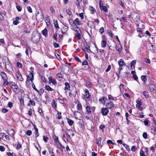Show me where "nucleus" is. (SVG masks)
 <instances>
[{
	"label": "nucleus",
	"mask_w": 156,
	"mask_h": 156,
	"mask_svg": "<svg viewBox=\"0 0 156 156\" xmlns=\"http://www.w3.org/2000/svg\"><path fill=\"white\" fill-rule=\"evenodd\" d=\"M15 75L19 81L22 82L23 81V77L22 75L19 71H16Z\"/></svg>",
	"instance_id": "7ed1b4c3"
},
{
	"label": "nucleus",
	"mask_w": 156,
	"mask_h": 156,
	"mask_svg": "<svg viewBox=\"0 0 156 156\" xmlns=\"http://www.w3.org/2000/svg\"><path fill=\"white\" fill-rule=\"evenodd\" d=\"M137 27H138L136 29V30L138 32L140 33H142V31L140 29V28L139 27V24H137Z\"/></svg>",
	"instance_id": "864d4df0"
},
{
	"label": "nucleus",
	"mask_w": 156,
	"mask_h": 156,
	"mask_svg": "<svg viewBox=\"0 0 156 156\" xmlns=\"http://www.w3.org/2000/svg\"><path fill=\"white\" fill-rule=\"evenodd\" d=\"M50 10L52 14H53L55 12V10L52 6H51L50 7Z\"/></svg>",
	"instance_id": "3c124183"
},
{
	"label": "nucleus",
	"mask_w": 156,
	"mask_h": 156,
	"mask_svg": "<svg viewBox=\"0 0 156 156\" xmlns=\"http://www.w3.org/2000/svg\"><path fill=\"white\" fill-rule=\"evenodd\" d=\"M35 135L36 137H37L39 136V134L38 132V129L37 128H36L35 129Z\"/></svg>",
	"instance_id": "37998d69"
},
{
	"label": "nucleus",
	"mask_w": 156,
	"mask_h": 156,
	"mask_svg": "<svg viewBox=\"0 0 156 156\" xmlns=\"http://www.w3.org/2000/svg\"><path fill=\"white\" fill-rule=\"evenodd\" d=\"M54 24L55 27L56 28L59 29V27L58 25V22L57 20L55 21L54 22Z\"/></svg>",
	"instance_id": "79ce46f5"
},
{
	"label": "nucleus",
	"mask_w": 156,
	"mask_h": 156,
	"mask_svg": "<svg viewBox=\"0 0 156 156\" xmlns=\"http://www.w3.org/2000/svg\"><path fill=\"white\" fill-rule=\"evenodd\" d=\"M65 90H69L70 89V86L69 84V83L67 82L65 83Z\"/></svg>",
	"instance_id": "393cba45"
},
{
	"label": "nucleus",
	"mask_w": 156,
	"mask_h": 156,
	"mask_svg": "<svg viewBox=\"0 0 156 156\" xmlns=\"http://www.w3.org/2000/svg\"><path fill=\"white\" fill-rule=\"evenodd\" d=\"M140 156H147V155L144 154V151L142 149H141L140 152Z\"/></svg>",
	"instance_id": "a19ab883"
},
{
	"label": "nucleus",
	"mask_w": 156,
	"mask_h": 156,
	"mask_svg": "<svg viewBox=\"0 0 156 156\" xmlns=\"http://www.w3.org/2000/svg\"><path fill=\"white\" fill-rule=\"evenodd\" d=\"M32 133L31 131L30 130H28L26 131V134L29 136H30L31 135Z\"/></svg>",
	"instance_id": "8fccbe9b"
},
{
	"label": "nucleus",
	"mask_w": 156,
	"mask_h": 156,
	"mask_svg": "<svg viewBox=\"0 0 156 156\" xmlns=\"http://www.w3.org/2000/svg\"><path fill=\"white\" fill-rule=\"evenodd\" d=\"M141 80L145 83L147 81V79H146V76L142 75L141 76Z\"/></svg>",
	"instance_id": "f704fd0d"
},
{
	"label": "nucleus",
	"mask_w": 156,
	"mask_h": 156,
	"mask_svg": "<svg viewBox=\"0 0 156 156\" xmlns=\"http://www.w3.org/2000/svg\"><path fill=\"white\" fill-rule=\"evenodd\" d=\"M143 94L145 98H148L149 95L148 92L147 91H144L143 93Z\"/></svg>",
	"instance_id": "a878e982"
},
{
	"label": "nucleus",
	"mask_w": 156,
	"mask_h": 156,
	"mask_svg": "<svg viewBox=\"0 0 156 156\" xmlns=\"http://www.w3.org/2000/svg\"><path fill=\"white\" fill-rule=\"evenodd\" d=\"M107 99L106 98L103 97L102 98H99V101L101 104H104Z\"/></svg>",
	"instance_id": "f8f14e48"
},
{
	"label": "nucleus",
	"mask_w": 156,
	"mask_h": 156,
	"mask_svg": "<svg viewBox=\"0 0 156 156\" xmlns=\"http://www.w3.org/2000/svg\"><path fill=\"white\" fill-rule=\"evenodd\" d=\"M11 88L16 94H18L19 93V90L16 84L13 86Z\"/></svg>",
	"instance_id": "6e6552de"
},
{
	"label": "nucleus",
	"mask_w": 156,
	"mask_h": 156,
	"mask_svg": "<svg viewBox=\"0 0 156 156\" xmlns=\"http://www.w3.org/2000/svg\"><path fill=\"white\" fill-rule=\"evenodd\" d=\"M136 102L137 103L136 105V108H138L140 110L142 111L143 109V108L141 107L142 103L141 100H137L136 101Z\"/></svg>",
	"instance_id": "423d86ee"
},
{
	"label": "nucleus",
	"mask_w": 156,
	"mask_h": 156,
	"mask_svg": "<svg viewBox=\"0 0 156 156\" xmlns=\"http://www.w3.org/2000/svg\"><path fill=\"white\" fill-rule=\"evenodd\" d=\"M57 35L56 33H55L53 35V38L55 40V41H57Z\"/></svg>",
	"instance_id": "052dcab7"
},
{
	"label": "nucleus",
	"mask_w": 156,
	"mask_h": 156,
	"mask_svg": "<svg viewBox=\"0 0 156 156\" xmlns=\"http://www.w3.org/2000/svg\"><path fill=\"white\" fill-rule=\"evenodd\" d=\"M108 99L109 100H114V98L110 94L108 95Z\"/></svg>",
	"instance_id": "69168bd1"
},
{
	"label": "nucleus",
	"mask_w": 156,
	"mask_h": 156,
	"mask_svg": "<svg viewBox=\"0 0 156 156\" xmlns=\"http://www.w3.org/2000/svg\"><path fill=\"white\" fill-rule=\"evenodd\" d=\"M88 62L86 60H84L82 63V65H87Z\"/></svg>",
	"instance_id": "13d9d810"
},
{
	"label": "nucleus",
	"mask_w": 156,
	"mask_h": 156,
	"mask_svg": "<svg viewBox=\"0 0 156 156\" xmlns=\"http://www.w3.org/2000/svg\"><path fill=\"white\" fill-rule=\"evenodd\" d=\"M28 114L30 117L32 115V109L31 108H30L29 109L28 112Z\"/></svg>",
	"instance_id": "bf43d9fd"
},
{
	"label": "nucleus",
	"mask_w": 156,
	"mask_h": 156,
	"mask_svg": "<svg viewBox=\"0 0 156 156\" xmlns=\"http://www.w3.org/2000/svg\"><path fill=\"white\" fill-rule=\"evenodd\" d=\"M89 9L91 11L90 13L91 14H94L96 12V9L91 6H89Z\"/></svg>",
	"instance_id": "412c9836"
},
{
	"label": "nucleus",
	"mask_w": 156,
	"mask_h": 156,
	"mask_svg": "<svg viewBox=\"0 0 156 156\" xmlns=\"http://www.w3.org/2000/svg\"><path fill=\"white\" fill-rule=\"evenodd\" d=\"M76 108L79 110H82V107L81 104L79 102L78 103L76 106Z\"/></svg>",
	"instance_id": "c85d7f7f"
},
{
	"label": "nucleus",
	"mask_w": 156,
	"mask_h": 156,
	"mask_svg": "<svg viewBox=\"0 0 156 156\" xmlns=\"http://www.w3.org/2000/svg\"><path fill=\"white\" fill-rule=\"evenodd\" d=\"M150 90L153 93H155L156 90H155V87L153 84H151L150 86Z\"/></svg>",
	"instance_id": "4468645a"
},
{
	"label": "nucleus",
	"mask_w": 156,
	"mask_h": 156,
	"mask_svg": "<svg viewBox=\"0 0 156 156\" xmlns=\"http://www.w3.org/2000/svg\"><path fill=\"white\" fill-rule=\"evenodd\" d=\"M68 27L67 26L64 25L61 30L62 33L63 34H66L68 30Z\"/></svg>",
	"instance_id": "9b49d317"
},
{
	"label": "nucleus",
	"mask_w": 156,
	"mask_h": 156,
	"mask_svg": "<svg viewBox=\"0 0 156 156\" xmlns=\"http://www.w3.org/2000/svg\"><path fill=\"white\" fill-rule=\"evenodd\" d=\"M22 147V146L21 144H19V142H18V144L17 145V146L16 147V149L17 150H19Z\"/></svg>",
	"instance_id": "49530a36"
},
{
	"label": "nucleus",
	"mask_w": 156,
	"mask_h": 156,
	"mask_svg": "<svg viewBox=\"0 0 156 156\" xmlns=\"http://www.w3.org/2000/svg\"><path fill=\"white\" fill-rule=\"evenodd\" d=\"M41 78L42 80L43 81V82L44 83H46L47 82V80L45 78V77L44 76H42L41 77Z\"/></svg>",
	"instance_id": "6e6d98bb"
},
{
	"label": "nucleus",
	"mask_w": 156,
	"mask_h": 156,
	"mask_svg": "<svg viewBox=\"0 0 156 156\" xmlns=\"http://www.w3.org/2000/svg\"><path fill=\"white\" fill-rule=\"evenodd\" d=\"M16 84L15 83L12 82H10L9 83L8 85L11 87H12L13 86Z\"/></svg>",
	"instance_id": "de8ad7c7"
},
{
	"label": "nucleus",
	"mask_w": 156,
	"mask_h": 156,
	"mask_svg": "<svg viewBox=\"0 0 156 156\" xmlns=\"http://www.w3.org/2000/svg\"><path fill=\"white\" fill-rule=\"evenodd\" d=\"M75 27H73V30L75 32H76V33H80L81 31L80 30V29L77 27V26H76Z\"/></svg>",
	"instance_id": "6ab92c4d"
},
{
	"label": "nucleus",
	"mask_w": 156,
	"mask_h": 156,
	"mask_svg": "<svg viewBox=\"0 0 156 156\" xmlns=\"http://www.w3.org/2000/svg\"><path fill=\"white\" fill-rule=\"evenodd\" d=\"M38 112H39V113L41 115V116H43V115H44V114L42 112V110L41 109V108H40L39 110H38Z\"/></svg>",
	"instance_id": "338daca9"
},
{
	"label": "nucleus",
	"mask_w": 156,
	"mask_h": 156,
	"mask_svg": "<svg viewBox=\"0 0 156 156\" xmlns=\"http://www.w3.org/2000/svg\"><path fill=\"white\" fill-rule=\"evenodd\" d=\"M36 18L37 19L41 21L44 18V15L43 13L42 12L41 10H39L36 16Z\"/></svg>",
	"instance_id": "f03ea898"
},
{
	"label": "nucleus",
	"mask_w": 156,
	"mask_h": 156,
	"mask_svg": "<svg viewBox=\"0 0 156 156\" xmlns=\"http://www.w3.org/2000/svg\"><path fill=\"white\" fill-rule=\"evenodd\" d=\"M20 23V22L17 21L16 20H15L13 21V24L15 25H16Z\"/></svg>",
	"instance_id": "774afa93"
},
{
	"label": "nucleus",
	"mask_w": 156,
	"mask_h": 156,
	"mask_svg": "<svg viewBox=\"0 0 156 156\" xmlns=\"http://www.w3.org/2000/svg\"><path fill=\"white\" fill-rule=\"evenodd\" d=\"M21 105H24V101L23 100V97H22V95L19 98Z\"/></svg>",
	"instance_id": "2f4dec72"
},
{
	"label": "nucleus",
	"mask_w": 156,
	"mask_h": 156,
	"mask_svg": "<svg viewBox=\"0 0 156 156\" xmlns=\"http://www.w3.org/2000/svg\"><path fill=\"white\" fill-rule=\"evenodd\" d=\"M48 80L49 84L52 83L55 85L57 84L56 80H55L53 79L52 77L51 76H50L48 77Z\"/></svg>",
	"instance_id": "9d476101"
},
{
	"label": "nucleus",
	"mask_w": 156,
	"mask_h": 156,
	"mask_svg": "<svg viewBox=\"0 0 156 156\" xmlns=\"http://www.w3.org/2000/svg\"><path fill=\"white\" fill-rule=\"evenodd\" d=\"M67 121L68 123L70 126H72L74 123L73 121L69 118H67Z\"/></svg>",
	"instance_id": "5701e85b"
},
{
	"label": "nucleus",
	"mask_w": 156,
	"mask_h": 156,
	"mask_svg": "<svg viewBox=\"0 0 156 156\" xmlns=\"http://www.w3.org/2000/svg\"><path fill=\"white\" fill-rule=\"evenodd\" d=\"M118 64L119 67L123 66L125 65L124 61L122 59H120L118 61Z\"/></svg>",
	"instance_id": "dca6fc26"
},
{
	"label": "nucleus",
	"mask_w": 156,
	"mask_h": 156,
	"mask_svg": "<svg viewBox=\"0 0 156 156\" xmlns=\"http://www.w3.org/2000/svg\"><path fill=\"white\" fill-rule=\"evenodd\" d=\"M72 91L73 92V97H75L76 96L77 93V89L75 87L73 89Z\"/></svg>",
	"instance_id": "c756f323"
},
{
	"label": "nucleus",
	"mask_w": 156,
	"mask_h": 156,
	"mask_svg": "<svg viewBox=\"0 0 156 156\" xmlns=\"http://www.w3.org/2000/svg\"><path fill=\"white\" fill-rule=\"evenodd\" d=\"M58 115L57 117L58 119H61L62 118L61 112H59V111H57V116Z\"/></svg>",
	"instance_id": "c03bdc74"
},
{
	"label": "nucleus",
	"mask_w": 156,
	"mask_h": 156,
	"mask_svg": "<svg viewBox=\"0 0 156 156\" xmlns=\"http://www.w3.org/2000/svg\"><path fill=\"white\" fill-rule=\"evenodd\" d=\"M16 8L19 12H20L21 11L22 8L20 5H17L16 6Z\"/></svg>",
	"instance_id": "e2e57ef3"
},
{
	"label": "nucleus",
	"mask_w": 156,
	"mask_h": 156,
	"mask_svg": "<svg viewBox=\"0 0 156 156\" xmlns=\"http://www.w3.org/2000/svg\"><path fill=\"white\" fill-rule=\"evenodd\" d=\"M109 112V110L106 108L103 107L101 110V113L103 115H106Z\"/></svg>",
	"instance_id": "0eeeda50"
},
{
	"label": "nucleus",
	"mask_w": 156,
	"mask_h": 156,
	"mask_svg": "<svg viewBox=\"0 0 156 156\" xmlns=\"http://www.w3.org/2000/svg\"><path fill=\"white\" fill-rule=\"evenodd\" d=\"M52 105L53 107L56 108L57 107V103L55 101V100L54 99H53L52 100Z\"/></svg>",
	"instance_id": "ea45409f"
},
{
	"label": "nucleus",
	"mask_w": 156,
	"mask_h": 156,
	"mask_svg": "<svg viewBox=\"0 0 156 156\" xmlns=\"http://www.w3.org/2000/svg\"><path fill=\"white\" fill-rule=\"evenodd\" d=\"M42 34L44 36H46L48 34V31L45 28L42 31Z\"/></svg>",
	"instance_id": "473e14b6"
},
{
	"label": "nucleus",
	"mask_w": 156,
	"mask_h": 156,
	"mask_svg": "<svg viewBox=\"0 0 156 156\" xmlns=\"http://www.w3.org/2000/svg\"><path fill=\"white\" fill-rule=\"evenodd\" d=\"M5 134V133H0V141H1L3 139Z\"/></svg>",
	"instance_id": "4d7b16f0"
},
{
	"label": "nucleus",
	"mask_w": 156,
	"mask_h": 156,
	"mask_svg": "<svg viewBox=\"0 0 156 156\" xmlns=\"http://www.w3.org/2000/svg\"><path fill=\"white\" fill-rule=\"evenodd\" d=\"M99 32L101 34H102L104 32V30L103 27H101L99 29Z\"/></svg>",
	"instance_id": "603ef678"
},
{
	"label": "nucleus",
	"mask_w": 156,
	"mask_h": 156,
	"mask_svg": "<svg viewBox=\"0 0 156 156\" xmlns=\"http://www.w3.org/2000/svg\"><path fill=\"white\" fill-rule=\"evenodd\" d=\"M8 107H9L10 108H11L13 106L12 103L11 102H9L8 103Z\"/></svg>",
	"instance_id": "680f3d73"
},
{
	"label": "nucleus",
	"mask_w": 156,
	"mask_h": 156,
	"mask_svg": "<svg viewBox=\"0 0 156 156\" xmlns=\"http://www.w3.org/2000/svg\"><path fill=\"white\" fill-rule=\"evenodd\" d=\"M32 86L33 88L37 92H38V90L36 88L35 85L33 82H31Z\"/></svg>",
	"instance_id": "09e8293b"
},
{
	"label": "nucleus",
	"mask_w": 156,
	"mask_h": 156,
	"mask_svg": "<svg viewBox=\"0 0 156 156\" xmlns=\"http://www.w3.org/2000/svg\"><path fill=\"white\" fill-rule=\"evenodd\" d=\"M87 112L89 114H90L91 111L90 108L88 106H87L86 107Z\"/></svg>",
	"instance_id": "4c0bfd02"
},
{
	"label": "nucleus",
	"mask_w": 156,
	"mask_h": 156,
	"mask_svg": "<svg viewBox=\"0 0 156 156\" xmlns=\"http://www.w3.org/2000/svg\"><path fill=\"white\" fill-rule=\"evenodd\" d=\"M57 146L58 149L62 151H63V149H64L65 148V147L63 146L60 143H57Z\"/></svg>",
	"instance_id": "2eb2a0df"
},
{
	"label": "nucleus",
	"mask_w": 156,
	"mask_h": 156,
	"mask_svg": "<svg viewBox=\"0 0 156 156\" xmlns=\"http://www.w3.org/2000/svg\"><path fill=\"white\" fill-rule=\"evenodd\" d=\"M115 48L119 52H120L122 49V47L120 44H116Z\"/></svg>",
	"instance_id": "ddd939ff"
},
{
	"label": "nucleus",
	"mask_w": 156,
	"mask_h": 156,
	"mask_svg": "<svg viewBox=\"0 0 156 156\" xmlns=\"http://www.w3.org/2000/svg\"><path fill=\"white\" fill-rule=\"evenodd\" d=\"M114 106V104L113 102L112 101H109V102L106 103V108L107 109H111Z\"/></svg>",
	"instance_id": "1a4fd4ad"
},
{
	"label": "nucleus",
	"mask_w": 156,
	"mask_h": 156,
	"mask_svg": "<svg viewBox=\"0 0 156 156\" xmlns=\"http://www.w3.org/2000/svg\"><path fill=\"white\" fill-rule=\"evenodd\" d=\"M0 74L3 79L7 78V75L4 72H2L0 73Z\"/></svg>",
	"instance_id": "f3484780"
},
{
	"label": "nucleus",
	"mask_w": 156,
	"mask_h": 156,
	"mask_svg": "<svg viewBox=\"0 0 156 156\" xmlns=\"http://www.w3.org/2000/svg\"><path fill=\"white\" fill-rule=\"evenodd\" d=\"M29 102L33 106H35V103L34 101L30 100L29 101Z\"/></svg>",
	"instance_id": "0e129e2a"
},
{
	"label": "nucleus",
	"mask_w": 156,
	"mask_h": 156,
	"mask_svg": "<svg viewBox=\"0 0 156 156\" xmlns=\"http://www.w3.org/2000/svg\"><path fill=\"white\" fill-rule=\"evenodd\" d=\"M123 145L125 147L127 150L129 151L130 150V148L129 146L126 144H123Z\"/></svg>",
	"instance_id": "5fc2aeb1"
},
{
	"label": "nucleus",
	"mask_w": 156,
	"mask_h": 156,
	"mask_svg": "<svg viewBox=\"0 0 156 156\" xmlns=\"http://www.w3.org/2000/svg\"><path fill=\"white\" fill-rule=\"evenodd\" d=\"M107 41L102 40L101 42V45L102 48H104L106 46Z\"/></svg>",
	"instance_id": "4be33fe9"
},
{
	"label": "nucleus",
	"mask_w": 156,
	"mask_h": 156,
	"mask_svg": "<svg viewBox=\"0 0 156 156\" xmlns=\"http://www.w3.org/2000/svg\"><path fill=\"white\" fill-rule=\"evenodd\" d=\"M44 89L43 88H41L39 90H38V92H37L39 94V95H41L44 93Z\"/></svg>",
	"instance_id": "c9c22d12"
},
{
	"label": "nucleus",
	"mask_w": 156,
	"mask_h": 156,
	"mask_svg": "<svg viewBox=\"0 0 156 156\" xmlns=\"http://www.w3.org/2000/svg\"><path fill=\"white\" fill-rule=\"evenodd\" d=\"M7 79H3L4 80L3 85L4 86H5V87L8 85V84H9L8 82L7 81Z\"/></svg>",
	"instance_id": "e433bc0d"
},
{
	"label": "nucleus",
	"mask_w": 156,
	"mask_h": 156,
	"mask_svg": "<svg viewBox=\"0 0 156 156\" xmlns=\"http://www.w3.org/2000/svg\"><path fill=\"white\" fill-rule=\"evenodd\" d=\"M101 137H99L97 139V144L98 146H100L101 144Z\"/></svg>",
	"instance_id": "bb28decb"
},
{
	"label": "nucleus",
	"mask_w": 156,
	"mask_h": 156,
	"mask_svg": "<svg viewBox=\"0 0 156 156\" xmlns=\"http://www.w3.org/2000/svg\"><path fill=\"white\" fill-rule=\"evenodd\" d=\"M40 39V36L38 34L35 33H33L32 34L31 38V40L33 42L36 43L38 42Z\"/></svg>",
	"instance_id": "f257e3e1"
},
{
	"label": "nucleus",
	"mask_w": 156,
	"mask_h": 156,
	"mask_svg": "<svg viewBox=\"0 0 156 156\" xmlns=\"http://www.w3.org/2000/svg\"><path fill=\"white\" fill-rule=\"evenodd\" d=\"M101 10H103L105 12H107L108 10L107 7L105 6H102L100 8Z\"/></svg>",
	"instance_id": "cd10ccee"
},
{
	"label": "nucleus",
	"mask_w": 156,
	"mask_h": 156,
	"mask_svg": "<svg viewBox=\"0 0 156 156\" xmlns=\"http://www.w3.org/2000/svg\"><path fill=\"white\" fill-rule=\"evenodd\" d=\"M85 94L82 97L83 99L86 100L87 98H90L91 95L89 93V90L87 89H85L84 90Z\"/></svg>",
	"instance_id": "20e7f679"
},
{
	"label": "nucleus",
	"mask_w": 156,
	"mask_h": 156,
	"mask_svg": "<svg viewBox=\"0 0 156 156\" xmlns=\"http://www.w3.org/2000/svg\"><path fill=\"white\" fill-rule=\"evenodd\" d=\"M132 16V18L133 20L136 21V20L139 19L140 17L139 15L135 12H131Z\"/></svg>",
	"instance_id": "39448f33"
},
{
	"label": "nucleus",
	"mask_w": 156,
	"mask_h": 156,
	"mask_svg": "<svg viewBox=\"0 0 156 156\" xmlns=\"http://www.w3.org/2000/svg\"><path fill=\"white\" fill-rule=\"evenodd\" d=\"M73 23L74 24H75V26H77L76 24L80 25L81 24V23L80 22L78 18H76L73 21Z\"/></svg>",
	"instance_id": "a211bd4d"
},
{
	"label": "nucleus",
	"mask_w": 156,
	"mask_h": 156,
	"mask_svg": "<svg viewBox=\"0 0 156 156\" xmlns=\"http://www.w3.org/2000/svg\"><path fill=\"white\" fill-rule=\"evenodd\" d=\"M82 1V0H76V4L78 8L80 7V3Z\"/></svg>",
	"instance_id": "58836bf2"
},
{
	"label": "nucleus",
	"mask_w": 156,
	"mask_h": 156,
	"mask_svg": "<svg viewBox=\"0 0 156 156\" xmlns=\"http://www.w3.org/2000/svg\"><path fill=\"white\" fill-rule=\"evenodd\" d=\"M43 140L45 143H47L48 140V138L47 136H43Z\"/></svg>",
	"instance_id": "a18cd8bd"
},
{
	"label": "nucleus",
	"mask_w": 156,
	"mask_h": 156,
	"mask_svg": "<svg viewBox=\"0 0 156 156\" xmlns=\"http://www.w3.org/2000/svg\"><path fill=\"white\" fill-rule=\"evenodd\" d=\"M27 77L30 78V80L31 81V82H32L33 81L34 79V75L33 73H30L29 74Z\"/></svg>",
	"instance_id": "aec40b11"
},
{
	"label": "nucleus",
	"mask_w": 156,
	"mask_h": 156,
	"mask_svg": "<svg viewBox=\"0 0 156 156\" xmlns=\"http://www.w3.org/2000/svg\"><path fill=\"white\" fill-rule=\"evenodd\" d=\"M45 22L47 26H49L50 23V21L49 19V16L46 17V20H45Z\"/></svg>",
	"instance_id": "7c9ffc66"
},
{
	"label": "nucleus",
	"mask_w": 156,
	"mask_h": 156,
	"mask_svg": "<svg viewBox=\"0 0 156 156\" xmlns=\"http://www.w3.org/2000/svg\"><path fill=\"white\" fill-rule=\"evenodd\" d=\"M44 88L45 89L48 91H52L53 90V89L49 85H46L45 86Z\"/></svg>",
	"instance_id": "b1692460"
},
{
	"label": "nucleus",
	"mask_w": 156,
	"mask_h": 156,
	"mask_svg": "<svg viewBox=\"0 0 156 156\" xmlns=\"http://www.w3.org/2000/svg\"><path fill=\"white\" fill-rule=\"evenodd\" d=\"M75 36L77 37V39L80 40L81 38V35L80 33L75 34Z\"/></svg>",
	"instance_id": "72a5a7b5"
}]
</instances>
